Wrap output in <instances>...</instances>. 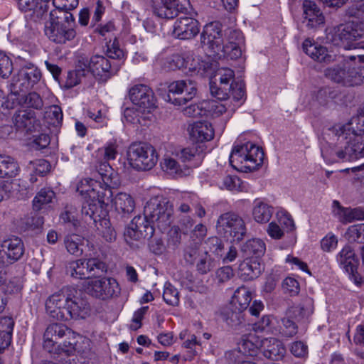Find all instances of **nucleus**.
Segmentation results:
<instances>
[{
	"mask_svg": "<svg viewBox=\"0 0 364 364\" xmlns=\"http://www.w3.org/2000/svg\"><path fill=\"white\" fill-rule=\"evenodd\" d=\"M282 290L291 296H296L300 291L299 282L293 277H287L282 282Z\"/></svg>",
	"mask_w": 364,
	"mask_h": 364,
	"instance_id": "4d7b16f0",
	"label": "nucleus"
},
{
	"mask_svg": "<svg viewBox=\"0 0 364 364\" xmlns=\"http://www.w3.org/2000/svg\"><path fill=\"white\" fill-rule=\"evenodd\" d=\"M252 215L255 220L257 223H268L272 216V208L262 201L255 200Z\"/></svg>",
	"mask_w": 364,
	"mask_h": 364,
	"instance_id": "ea45409f",
	"label": "nucleus"
},
{
	"mask_svg": "<svg viewBox=\"0 0 364 364\" xmlns=\"http://www.w3.org/2000/svg\"><path fill=\"white\" fill-rule=\"evenodd\" d=\"M338 239L334 235H328L321 241V247L323 251L330 252L337 247Z\"/></svg>",
	"mask_w": 364,
	"mask_h": 364,
	"instance_id": "338daca9",
	"label": "nucleus"
},
{
	"mask_svg": "<svg viewBox=\"0 0 364 364\" xmlns=\"http://www.w3.org/2000/svg\"><path fill=\"white\" fill-rule=\"evenodd\" d=\"M345 236L350 243H364V224L350 226L348 228Z\"/></svg>",
	"mask_w": 364,
	"mask_h": 364,
	"instance_id": "09e8293b",
	"label": "nucleus"
},
{
	"mask_svg": "<svg viewBox=\"0 0 364 364\" xmlns=\"http://www.w3.org/2000/svg\"><path fill=\"white\" fill-rule=\"evenodd\" d=\"M43 348L49 353H65L70 355L76 350L77 335L62 323L49 325L43 335Z\"/></svg>",
	"mask_w": 364,
	"mask_h": 364,
	"instance_id": "20e7f679",
	"label": "nucleus"
},
{
	"mask_svg": "<svg viewBox=\"0 0 364 364\" xmlns=\"http://www.w3.org/2000/svg\"><path fill=\"white\" fill-rule=\"evenodd\" d=\"M256 352V345L249 338V336H244L238 343L237 348L225 353V358L231 362L240 363L243 358L253 356Z\"/></svg>",
	"mask_w": 364,
	"mask_h": 364,
	"instance_id": "b1692460",
	"label": "nucleus"
},
{
	"mask_svg": "<svg viewBox=\"0 0 364 364\" xmlns=\"http://www.w3.org/2000/svg\"><path fill=\"white\" fill-rule=\"evenodd\" d=\"M207 252L201 249L200 242H193L188 245L184 250V259L186 262L193 264L199 257L202 255V252Z\"/></svg>",
	"mask_w": 364,
	"mask_h": 364,
	"instance_id": "603ef678",
	"label": "nucleus"
},
{
	"mask_svg": "<svg viewBox=\"0 0 364 364\" xmlns=\"http://www.w3.org/2000/svg\"><path fill=\"white\" fill-rule=\"evenodd\" d=\"M153 12L159 18L171 19L186 14L187 8L179 0H164V3L154 6Z\"/></svg>",
	"mask_w": 364,
	"mask_h": 364,
	"instance_id": "5701e85b",
	"label": "nucleus"
},
{
	"mask_svg": "<svg viewBox=\"0 0 364 364\" xmlns=\"http://www.w3.org/2000/svg\"><path fill=\"white\" fill-rule=\"evenodd\" d=\"M161 166L162 169L170 175H181L183 173L180 164L171 157L164 158Z\"/></svg>",
	"mask_w": 364,
	"mask_h": 364,
	"instance_id": "6e6d98bb",
	"label": "nucleus"
},
{
	"mask_svg": "<svg viewBox=\"0 0 364 364\" xmlns=\"http://www.w3.org/2000/svg\"><path fill=\"white\" fill-rule=\"evenodd\" d=\"M189 134L193 140L203 142L210 141L214 136V129L208 122H196L189 128Z\"/></svg>",
	"mask_w": 364,
	"mask_h": 364,
	"instance_id": "c85d7f7f",
	"label": "nucleus"
},
{
	"mask_svg": "<svg viewBox=\"0 0 364 364\" xmlns=\"http://www.w3.org/2000/svg\"><path fill=\"white\" fill-rule=\"evenodd\" d=\"M45 33L49 39L57 43H65L73 40L76 36L75 28L65 26L58 21L49 22L46 26Z\"/></svg>",
	"mask_w": 364,
	"mask_h": 364,
	"instance_id": "6ab92c4d",
	"label": "nucleus"
},
{
	"mask_svg": "<svg viewBox=\"0 0 364 364\" xmlns=\"http://www.w3.org/2000/svg\"><path fill=\"white\" fill-rule=\"evenodd\" d=\"M262 150L252 142L235 145L230 155V164L240 171H252L262 165Z\"/></svg>",
	"mask_w": 364,
	"mask_h": 364,
	"instance_id": "423d86ee",
	"label": "nucleus"
},
{
	"mask_svg": "<svg viewBox=\"0 0 364 364\" xmlns=\"http://www.w3.org/2000/svg\"><path fill=\"white\" fill-rule=\"evenodd\" d=\"M87 291L92 296L101 299L117 296L120 294L119 284L113 278H103L89 281Z\"/></svg>",
	"mask_w": 364,
	"mask_h": 364,
	"instance_id": "2eb2a0df",
	"label": "nucleus"
},
{
	"mask_svg": "<svg viewBox=\"0 0 364 364\" xmlns=\"http://www.w3.org/2000/svg\"><path fill=\"white\" fill-rule=\"evenodd\" d=\"M131 223L136 230L143 231L141 235L144 238H151L154 235L155 225L144 215L134 217Z\"/></svg>",
	"mask_w": 364,
	"mask_h": 364,
	"instance_id": "37998d69",
	"label": "nucleus"
},
{
	"mask_svg": "<svg viewBox=\"0 0 364 364\" xmlns=\"http://www.w3.org/2000/svg\"><path fill=\"white\" fill-rule=\"evenodd\" d=\"M16 130L23 134L35 132L38 127L35 112L31 110H20L13 117Z\"/></svg>",
	"mask_w": 364,
	"mask_h": 364,
	"instance_id": "4be33fe9",
	"label": "nucleus"
},
{
	"mask_svg": "<svg viewBox=\"0 0 364 364\" xmlns=\"http://www.w3.org/2000/svg\"><path fill=\"white\" fill-rule=\"evenodd\" d=\"M17 98L20 102L23 103L28 107L39 109L43 106V102L41 96L35 92H30L28 95L21 92Z\"/></svg>",
	"mask_w": 364,
	"mask_h": 364,
	"instance_id": "de8ad7c7",
	"label": "nucleus"
},
{
	"mask_svg": "<svg viewBox=\"0 0 364 364\" xmlns=\"http://www.w3.org/2000/svg\"><path fill=\"white\" fill-rule=\"evenodd\" d=\"M220 315L223 321L232 328L239 326L243 321L242 311L234 304H229L223 307Z\"/></svg>",
	"mask_w": 364,
	"mask_h": 364,
	"instance_id": "2f4dec72",
	"label": "nucleus"
},
{
	"mask_svg": "<svg viewBox=\"0 0 364 364\" xmlns=\"http://www.w3.org/2000/svg\"><path fill=\"white\" fill-rule=\"evenodd\" d=\"M97 173L106 186L112 187L117 184V174L112 166L107 162H101L97 166Z\"/></svg>",
	"mask_w": 364,
	"mask_h": 364,
	"instance_id": "c03bdc74",
	"label": "nucleus"
},
{
	"mask_svg": "<svg viewBox=\"0 0 364 364\" xmlns=\"http://www.w3.org/2000/svg\"><path fill=\"white\" fill-rule=\"evenodd\" d=\"M303 50L313 60L329 64L336 61V55L327 48L321 46L310 39H306L302 45Z\"/></svg>",
	"mask_w": 364,
	"mask_h": 364,
	"instance_id": "412c9836",
	"label": "nucleus"
},
{
	"mask_svg": "<svg viewBox=\"0 0 364 364\" xmlns=\"http://www.w3.org/2000/svg\"><path fill=\"white\" fill-rule=\"evenodd\" d=\"M326 40L337 46L364 49V31L354 21L327 28Z\"/></svg>",
	"mask_w": 364,
	"mask_h": 364,
	"instance_id": "39448f33",
	"label": "nucleus"
},
{
	"mask_svg": "<svg viewBox=\"0 0 364 364\" xmlns=\"http://www.w3.org/2000/svg\"><path fill=\"white\" fill-rule=\"evenodd\" d=\"M336 260L356 285L362 284V277L358 273L357 268L359 263L353 248L350 245H346L336 255Z\"/></svg>",
	"mask_w": 364,
	"mask_h": 364,
	"instance_id": "ddd939ff",
	"label": "nucleus"
},
{
	"mask_svg": "<svg viewBox=\"0 0 364 364\" xmlns=\"http://www.w3.org/2000/svg\"><path fill=\"white\" fill-rule=\"evenodd\" d=\"M303 9L305 22L309 28H315L323 24L324 16L314 1L304 0Z\"/></svg>",
	"mask_w": 364,
	"mask_h": 364,
	"instance_id": "a878e982",
	"label": "nucleus"
},
{
	"mask_svg": "<svg viewBox=\"0 0 364 364\" xmlns=\"http://www.w3.org/2000/svg\"><path fill=\"white\" fill-rule=\"evenodd\" d=\"M44 117L48 123L53 125L54 127L61 125L63 118L62 109L58 105L48 107L45 112Z\"/></svg>",
	"mask_w": 364,
	"mask_h": 364,
	"instance_id": "864d4df0",
	"label": "nucleus"
},
{
	"mask_svg": "<svg viewBox=\"0 0 364 364\" xmlns=\"http://www.w3.org/2000/svg\"><path fill=\"white\" fill-rule=\"evenodd\" d=\"M186 60L183 56L175 54L166 59L164 66L168 70H174L186 68Z\"/></svg>",
	"mask_w": 364,
	"mask_h": 364,
	"instance_id": "13d9d810",
	"label": "nucleus"
},
{
	"mask_svg": "<svg viewBox=\"0 0 364 364\" xmlns=\"http://www.w3.org/2000/svg\"><path fill=\"white\" fill-rule=\"evenodd\" d=\"M266 246L264 242L257 238L247 240L241 247V252L247 257H260L264 254Z\"/></svg>",
	"mask_w": 364,
	"mask_h": 364,
	"instance_id": "e433bc0d",
	"label": "nucleus"
},
{
	"mask_svg": "<svg viewBox=\"0 0 364 364\" xmlns=\"http://www.w3.org/2000/svg\"><path fill=\"white\" fill-rule=\"evenodd\" d=\"M64 244L67 251L73 255H80L83 250L84 238L77 234H69L64 238Z\"/></svg>",
	"mask_w": 364,
	"mask_h": 364,
	"instance_id": "a19ab883",
	"label": "nucleus"
},
{
	"mask_svg": "<svg viewBox=\"0 0 364 364\" xmlns=\"http://www.w3.org/2000/svg\"><path fill=\"white\" fill-rule=\"evenodd\" d=\"M232 95L234 100L240 102L245 96V87L242 81L231 82V90L229 97Z\"/></svg>",
	"mask_w": 364,
	"mask_h": 364,
	"instance_id": "e2e57ef3",
	"label": "nucleus"
},
{
	"mask_svg": "<svg viewBox=\"0 0 364 364\" xmlns=\"http://www.w3.org/2000/svg\"><path fill=\"white\" fill-rule=\"evenodd\" d=\"M129 97L134 105L142 109L144 111L155 107L154 92L146 85H134L129 90Z\"/></svg>",
	"mask_w": 364,
	"mask_h": 364,
	"instance_id": "f3484780",
	"label": "nucleus"
},
{
	"mask_svg": "<svg viewBox=\"0 0 364 364\" xmlns=\"http://www.w3.org/2000/svg\"><path fill=\"white\" fill-rule=\"evenodd\" d=\"M181 161L188 168L198 166L203 161L204 153L200 146H192L184 148L178 153Z\"/></svg>",
	"mask_w": 364,
	"mask_h": 364,
	"instance_id": "cd10ccee",
	"label": "nucleus"
},
{
	"mask_svg": "<svg viewBox=\"0 0 364 364\" xmlns=\"http://www.w3.org/2000/svg\"><path fill=\"white\" fill-rule=\"evenodd\" d=\"M205 108L213 117H219L227 110L225 104L217 101L209 102Z\"/></svg>",
	"mask_w": 364,
	"mask_h": 364,
	"instance_id": "0e129e2a",
	"label": "nucleus"
},
{
	"mask_svg": "<svg viewBox=\"0 0 364 364\" xmlns=\"http://www.w3.org/2000/svg\"><path fill=\"white\" fill-rule=\"evenodd\" d=\"M114 204L116 210L124 215H129L135 208L133 198L129 194L122 192L115 196Z\"/></svg>",
	"mask_w": 364,
	"mask_h": 364,
	"instance_id": "4c0bfd02",
	"label": "nucleus"
},
{
	"mask_svg": "<svg viewBox=\"0 0 364 364\" xmlns=\"http://www.w3.org/2000/svg\"><path fill=\"white\" fill-rule=\"evenodd\" d=\"M235 73L228 68L218 69L214 80L210 82V92L213 97L223 101L229 98L231 82L234 83Z\"/></svg>",
	"mask_w": 364,
	"mask_h": 364,
	"instance_id": "f8f14e48",
	"label": "nucleus"
},
{
	"mask_svg": "<svg viewBox=\"0 0 364 364\" xmlns=\"http://www.w3.org/2000/svg\"><path fill=\"white\" fill-rule=\"evenodd\" d=\"M313 311V300L308 296H304L299 304H294L289 309V315L298 319L308 318Z\"/></svg>",
	"mask_w": 364,
	"mask_h": 364,
	"instance_id": "f704fd0d",
	"label": "nucleus"
},
{
	"mask_svg": "<svg viewBox=\"0 0 364 364\" xmlns=\"http://www.w3.org/2000/svg\"><path fill=\"white\" fill-rule=\"evenodd\" d=\"M128 164L138 171H148L154 168L158 161L155 148L144 142L132 143L127 153Z\"/></svg>",
	"mask_w": 364,
	"mask_h": 364,
	"instance_id": "1a4fd4ad",
	"label": "nucleus"
},
{
	"mask_svg": "<svg viewBox=\"0 0 364 364\" xmlns=\"http://www.w3.org/2000/svg\"><path fill=\"white\" fill-rule=\"evenodd\" d=\"M168 92L179 97L173 100L174 105H182L191 101L197 93L196 83L192 80H181L171 82Z\"/></svg>",
	"mask_w": 364,
	"mask_h": 364,
	"instance_id": "dca6fc26",
	"label": "nucleus"
},
{
	"mask_svg": "<svg viewBox=\"0 0 364 364\" xmlns=\"http://www.w3.org/2000/svg\"><path fill=\"white\" fill-rule=\"evenodd\" d=\"M47 314L57 321L84 319L90 311V304L82 293L73 286H65L46 301Z\"/></svg>",
	"mask_w": 364,
	"mask_h": 364,
	"instance_id": "7ed1b4c3",
	"label": "nucleus"
},
{
	"mask_svg": "<svg viewBox=\"0 0 364 364\" xmlns=\"http://www.w3.org/2000/svg\"><path fill=\"white\" fill-rule=\"evenodd\" d=\"M196 271L200 274H206L215 268V262L208 252H202V255L194 263Z\"/></svg>",
	"mask_w": 364,
	"mask_h": 364,
	"instance_id": "49530a36",
	"label": "nucleus"
},
{
	"mask_svg": "<svg viewBox=\"0 0 364 364\" xmlns=\"http://www.w3.org/2000/svg\"><path fill=\"white\" fill-rule=\"evenodd\" d=\"M87 268L89 271V277H101L107 271V266L101 259L97 257H92L86 259Z\"/></svg>",
	"mask_w": 364,
	"mask_h": 364,
	"instance_id": "a18cd8bd",
	"label": "nucleus"
},
{
	"mask_svg": "<svg viewBox=\"0 0 364 364\" xmlns=\"http://www.w3.org/2000/svg\"><path fill=\"white\" fill-rule=\"evenodd\" d=\"M20 172V166L17 161L7 155H0V178H13ZM9 197L4 189L0 188V201Z\"/></svg>",
	"mask_w": 364,
	"mask_h": 364,
	"instance_id": "393cba45",
	"label": "nucleus"
},
{
	"mask_svg": "<svg viewBox=\"0 0 364 364\" xmlns=\"http://www.w3.org/2000/svg\"><path fill=\"white\" fill-rule=\"evenodd\" d=\"M13 70V64L11 59L0 50V76L3 78L9 77Z\"/></svg>",
	"mask_w": 364,
	"mask_h": 364,
	"instance_id": "052dcab7",
	"label": "nucleus"
},
{
	"mask_svg": "<svg viewBox=\"0 0 364 364\" xmlns=\"http://www.w3.org/2000/svg\"><path fill=\"white\" fill-rule=\"evenodd\" d=\"M144 215L161 231H164L173 221V205L162 196H154L146 202Z\"/></svg>",
	"mask_w": 364,
	"mask_h": 364,
	"instance_id": "0eeeda50",
	"label": "nucleus"
},
{
	"mask_svg": "<svg viewBox=\"0 0 364 364\" xmlns=\"http://www.w3.org/2000/svg\"><path fill=\"white\" fill-rule=\"evenodd\" d=\"M86 259H80L70 262L66 267L67 274L75 279H88L89 271L87 268Z\"/></svg>",
	"mask_w": 364,
	"mask_h": 364,
	"instance_id": "58836bf2",
	"label": "nucleus"
},
{
	"mask_svg": "<svg viewBox=\"0 0 364 364\" xmlns=\"http://www.w3.org/2000/svg\"><path fill=\"white\" fill-rule=\"evenodd\" d=\"M25 252L23 240L16 236L4 240L0 244V258L1 265L13 264L20 260Z\"/></svg>",
	"mask_w": 364,
	"mask_h": 364,
	"instance_id": "4468645a",
	"label": "nucleus"
},
{
	"mask_svg": "<svg viewBox=\"0 0 364 364\" xmlns=\"http://www.w3.org/2000/svg\"><path fill=\"white\" fill-rule=\"evenodd\" d=\"M277 222H274V240L281 239L284 232H289L295 229L294 222L290 214L282 208H277Z\"/></svg>",
	"mask_w": 364,
	"mask_h": 364,
	"instance_id": "bb28decb",
	"label": "nucleus"
},
{
	"mask_svg": "<svg viewBox=\"0 0 364 364\" xmlns=\"http://www.w3.org/2000/svg\"><path fill=\"white\" fill-rule=\"evenodd\" d=\"M100 187V183L93 179H85L80 182L77 187V191L84 198H90V200H98V198H103V193L97 188Z\"/></svg>",
	"mask_w": 364,
	"mask_h": 364,
	"instance_id": "473e14b6",
	"label": "nucleus"
},
{
	"mask_svg": "<svg viewBox=\"0 0 364 364\" xmlns=\"http://www.w3.org/2000/svg\"><path fill=\"white\" fill-rule=\"evenodd\" d=\"M251 300L252 294L250 291L242 286L235 291L230 304H234L235 306H237V309L243 311L249 306Z\"/></svg>",
	"mask_w": 364,
	"mask_h": 364,
	"instance_id": "79ce46f5",
	"label": "nucleus"
},
{
	"mask_svg": "<svg viewBox=\"0 0 364 364\" xmlns=\"http://www.w3.org/2000/svg\"><path fill=\"white\" fill-rule=\"evenodd\" d=\"M17 96L12 95L10 91V95L6 96L3 91L0 90V118L6 116L9 111L14 108Z\"/></svg>",
	"mask_w": 364,
	"mask_h": 364,
	"instance_id": "8fccbe9b",
	"label": "nucleus"
},
{
	"mask_svg": "<svg viewBox=\"0 0 364 364\" xmlns=\"http://www.w3.org/2000/svg\"><path fill=\"white\" fill-rule=\"evenodd\" d=\"M84 200L81 208L82 217L85 218L86 222L90 219L96 223L97 218H100L97 212L102 208V204L104 203L103 198H98L96 200H90V198H84Z\"/></svg>",
	"mask_w": 364,
	"mask_h": 364,
	"instance_id": "72a5a7b5",
	"label": "nucleus"
},
{
	"mask_svg": "<svg viewBox=\"0 0 364 364\" xmlns=\"http://www.w3.org/2000/svg\"><path fill=\"white\" fill-rule=\"evenodd\" d=\"M90 66L92 75L101 81H107L118 70V68L109 59L102 55L92 56Z\"/></svg>",
	"mask_w": 364,
	"mask_h": 364,
	"instance_id": "aec40b11",
	"label": "nucleus"
},
{
	"mask_svg": "<svg viewBox=\"0 0 364 364\" xmlns=\"http://www.w3.org/2000/svg\"><path fill=\"white\" fill-rule=\"evenodd\" d=\"M325 76L344 86H357L364 83V66H354L350 62H342L324 70Z\"/></svg>",
	"mask_w": 364,
	"mask_h": 364,
	"instance_id": "6e6552de",
	"label": "nucleus"
},
{
	"mask_svg": "<svg viewBox=\"0 0 364 364\" xmlns=\"http://www.w3.org/2000/svg\"><path fill=\"white\" fill-rule=\"evenodd\" d=\"M28 168L32 169L36 174L43 175L50 171V164L45 159H37L29 161Z\"/></svg>",
	"mask_w": 364,
	"mask_h": 364,
	"instance_id": "bf43d9fd",
	"label": "nucleus"
},
{
	"mask_svg": "<svg viewBox=\"0 0 364 364\" xmlns=\"http://www.w3.org/2000/svg\"><path fill=\"white\" fill-rule=\"evenodd\" d=\"M55 193L53 191L47 188L41 189L33 200V209L36 211L41 210L44 205L51 202Z\"/></svg>",
	"mask_w": 364,
	"mask_h": 364,
	"instance_id": "3c124183",
	"label": "nucleus"
},
{
	"mask_svg": "<svg viewBox=\"0 0 364 364\" xmlns=\"http://www.w3.org/2000/svg\"><path fill=\"white\" fill-rule=\"evenodd\" d=\"M352 124L335 125L329 129V141L321 149L325 160L333 163L364 156V133H358Z\"/></svg>",
	"mask_w": 364,
	"mask_h": 364,
	"instance_id": "f257e3e1",
	"label": "nucleus"
},
{
	"mask_svg": "<svg viewBox=\"0 0 364 364\" xmlns=\"http://www.w3.org/2000/svg\"><path fill=\"white\" fill-rule=\"evenodd\" d=\"M201 43L208 46L209 55L215 59L236 60L241 57V46L245 43L242 33L229 28L222 33V24L213 21L206 24L200 35Z\"/></svg>",
	"mask_w": 364,
	"mask_h": 364,
	"instance_id": "f03ea898",
	"label": "nucleus"
},
{
	"mask_svg": "<svg viewBox=\"0 0 364 364\" xmlns=\"http://www.w3.org/2000/svg\"><path fill=\"white\" fill-rule=\"evenodd\" d=\"M333 212L348 223L364 220V209L362 208H343L337 200L333 202Z\"/></svg>",
	"mask_w": 364,
	"mask_h": 364,
	"instance_id": "7c9ffc66",
	"label": "nucleus"
},
{
	"mask_svg": "<svg viewBox=\"0 0 364 364\" xmlns=\"http://www.w3.org/2000/svg\"><path fill=\"white\" fill-rule=\"evenodd\" d=\"M199 23L193 18L181 16L173 25V35L180 39H191L199 33Z\"/></svg>",
	"mask_w": 364,
	"mask_h": 364,
	"instance_id": "a211bd4d",
	"label": "nucleus"
},
{
	"mask_svg": "<svg viewBox=\"0 0 364 364\" xmlns=\"http://www.w3.org/2000/svg\"><path fill=\"white\" fill-rule=\"evenodd\" d=\"M19 9L24 11H32V18L35 21L46 15L48 6L43 0H18Z\"/></svg>",
	"mask_w": 364,
	"mask_h": 364,
	"instance_id": "c756f323",
	"label": "nucleus"
},
{
	"mask_svg": "<svg viewBox=\"0 0 364 364\" xmlns=\"http://www.w3.org/2000/svg\"><path fill=\"white\" fill-rule=\"evenodd\" d=\"M217 279L220 283L229 281L234 275L233 270L230 266L223 267L216 272Z\"/></svg>",
	"mask_w": 364,
	"mask_h": 364,
	"instance_id": "774afa93",
	"label": "nucleus"
},
{
	"mask_svg": "<svg viewBox=\"0 0 364 364\" xmlns=\"http://www.w3.org/2000/svg\"><path fill=\"white\" fill-rule=\"evenodd\" d=\"M218 232L227 239L240 241L246 234L244 220L239 215L232 213L222 214L217 221Z\"/></svg>",
	"mask_w": 364,
	"mask_h": 364,
	"instance_id": "9d476101",
	"label": "nucleus"
},
{
	"mask_svg": "<svg viewBox=\"0 0 364 364\" xmlns=\"http://www.w3.org/2000/svg\"><path fill=\"white\" fill-rule=\"evenodd\" d=\"M260 264L257 261L245 259L242 262L238 268L240 277L245 281L252 280L257 278L260 274Z\"/></svg>",
	"mask_w": 364,
	"mask_h": 364,
	"instance_id": "c9c22d12",
	"label": "nucleus"
},
{
	"mask_svg": "<svg viewBox=\"0 0 364 364\" xmlns=\"http://www.w3.org/2000/svg\"><path fill=\"white\" fill-rule=\"evenodd\" d=\"M223 185L230 191H242V182L236 176H227L223 180Z\"/></svg>",
	"mask_w": 364,
	"mask_h": 364,
	"instance_id": "69168bd1",
	"label": "nucleus"
},
{
	"mask_svg": "<svg viewBox=\"0 0 364 364\" xmlns=\"http://www.w3.org/2000/svg\"><path fill=\"white\" fill-rule=\"evenodd\" d=\"M41 79V70L29 64L22 68L16 76L13 77L10 84L12 95H20L21 92L26 93L31 90Z\"/></svg>",
	"mask_w": 364,
	"mask_h": 364,
	"instance_id": "9b49d317",
	"label": "nucleus"
},
{
	"mask_svg": "<svg viewBox=\"0 0 364 364\" xmlns=\"http://www.w3.org/2000/svg\"><path fill=\"white\" fill-rule=\"evenodd\" d=\"M163 299L164 301L171 306H178L179 304V292L169 282L164 285Z\"/></svg>",
	"mask_w": 364,
	"mask_h": 364,
	"instance_id": "5fc2aeb1",
	"label": "nucleus"
},
{
	"mask_svg": "<svg viewBox=\"0 0 364 364\" xmlns=\"http://www.w3.org/2000/svg\"><path fill=\"white\" fill-rule=\"evenodd\" d=\"M332 98V92L329 87L321 88L313 96L314 100L321 106L326 105Z\"/></svg>",
	"mask_w": 364,
	"mask_h": 364,
	"instance_id": "680f3d73",
	"label": "nucleus"
}]
</instances>
